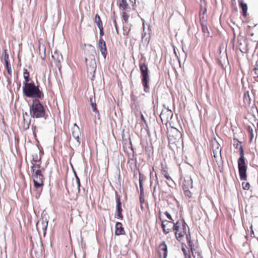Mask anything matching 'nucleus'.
Returning <instances> with one entry per match:
<instances>
[{
    "label": "nucleus",
    "instance_id": "nucleus-16",
    "mask_svg": "<svg viewBox=\"0 0 258 258\" xmlns=\"http://www.w3.org/2000/svg\"><path fill=\"white\" fill-rule=\"evenodd\" d=\"M125 231L120 222H116L115 224V234L117 235L124 234Z\"/></svg>",
    "mask_w": 258,
    "mask_h": 258
},
{
    "label": "nucleus",
    "instance_id": "nucleus-34",
    "mask_svg": "<svg viewBox=\"0 0 258 258\" xmlns=\"http://www.w3.org/2000/svg\"><path fill=\"white\" fill-rule=\"evenodd\" d=\"M75 176H76V185H77V189H78V192H79L80 191V179H79V178L78 177V176L77 175V174L75 173Z\"/></svg>",
    "mask_w": 258,
    "mask_h": 258
},
{
    "label": "nucleus",
    "instance_id": "nucleus-29",
    "mask_svg": "<svg viewBox=\"0 0 258 258\" xmlns=\"http://www.w3.org/2000/svg\"><path fill=\"white\" fill-rule=\"evenodd\" d=\"M206 12V9L204 7L203 8V6L202 4H201V11L200 12V20L202 21V20H203L204 17L203 16H202V15L204 14Z\"/></svg>",
    "mask_w": 258,
    "mask_h": 258
},
{
    "label": "nucleus",
    "instance_id": "nucleus-3",
    "mask_svg": "<svg viewBox=\"0 0 258 258\" xmlns=\"http://www.w3.org/2000/svg\"><path fill=\"white\" fill-rule=\"evenodd\" d=\"M188 227L184 221H177L173 225V230L175 231V235L177 240L180 241L184 235L186 234L188 230Z\"/></svg>",
    "mask_w": 258,
    "mask_h": 258
},
{
    "label": "nucleus",
    "instance_id": "nucleus-35",
    "mask_svg": "<svg viewBox=\"0 0 258 258\" xmlns=\"http://www.w3.org/2000/svg\"><path fill=\"white\" fill-rule=\"evenodd\" d=\"M122 19L127 23L129 19V15L126 12H123L122 14Z\"/></svg>",
    "mask_w": 258,
    "mask_h": 258
},
{
    "label": "nucleus",
    "instance_id": "nucleus-25",
    "mask_svg": "<svg viewBox=\"0 0 258 258\" xmlns=\"http://www.w3.org/2000/svg\"><path fill=\"white\" fill-rule=\"evenodd\" d=\"M32 164H41V158L38 157L37 155H32Z\"/></svg>",
    "mask_w": 258,
    "mask_h": 258
},
{
    "label": "nucleus",
    "instance_id": "nucleus-39",
    "mask_svg": "<svg viewBox=\"0 0 258 258\" xmlns=\"http://www.w3.org/2000/svg\"><path fill=\"white\" fill-rule=\"evenodd\" d=\"M184 190V195L185 196L191 198L192 196V193L189 191V189H183Z\"/></svg>",
    "mask_w": 258,
    "mask_h": 258
},
{
    "label": "nucleus",
    "instance_id": "nucleus-5",
    "mask_svg": "<svg viewBox=\"0 0 258 258\" xmlns=\"http://www.w3.org/2000/svg\"><path fill=\"white\" fill-rule=\"evenodd\" d=\"M139 66L142 76V82L144 86V91L146 93H149L150 92V87L149 86L150 77L148 67L145 63H140Z\"/></svg>",
    "mask_w": 258,
    "mask_h": 258
},
{
    "label": "nucleus",
    "instance_id": "nucleus-13",
    "mask_svg": "<svg viewBox=\"0 0 258 258\" xmlns=\"http://www.w3.org/2000/svg\"><path fill=\"white\" fill-rule=\"evenodd\" d=\"M212 147L213 154H221V148L219 143L216 140H215L212 142Z\"/></svg>",
    "mask_w": 258,
    "mask_h": 258
},
{
    "label": "nucleus",
    "instance_id": "nucleus-20",
    "mask_svg": "<svg viewBox=\"0 0 258 258\" xmlns=\"http://www.w3.org/2000/svg\"><path fill=\"white\" fill-rule=\"evenodd\" d=\"M34 186L36 188H39L43 185V178H33Z\"/></svg>",
    "mask_w": 258,
    "mask_h": 258
},
{
    "label": "nucleus",
    "instance_id": "nucleus-31",
    "mask_svg": "<svg viewBox=\"0 0 258 258\" xmlns=\"http://www.w3.org/2000/svg\"><path fill=\"white\" fill-rule=\"evenodd\" d=\"M191 253L194 258H202L201 253L196 249L195 251L191 252Z\"/></svg>",
    "mask_w": 258,
    "mask_h": 258
},
{
    "label": "nucleus",
    "instance_id": "nucleus-1",
    "mask_svg": "<svg viewBox=\"0 0 258 258\" xmlns=\"http://www.w3.org/2000/svg\"><path fill=\"white\" fill-rule=\"evenodd\" d=\"M85 53L86 54L85 61L87 66V72L90 74L95 73L96 68L95 61L96 50L93 46L88 44L86 46Z\"/></svg>",
    "mask_w": 258,
    "mask_h": 258
},
{
    "label": "nucleus",
    "instance_id": "nucleus-37",
    "mask_svg": "<svg viewBox=\"0 0 258 258\" xmlns=\"http://www.w3.org/2000/svg\"><path fill=\"white\" fill-rule=\"evenodd\" d=\"M90 104H91L93 111L95 113H98V111L97 109L96 104L95 102H92Z\"/></svg>",
    "mask_w": 258,
    "mask_h": 258
},
{
    "label": "nucleus",
    "instance_id": "nucleus-23",
    "mask_svg": "<svg viewBox=\"0 0 258 258\" xmlns=\"http://www.w3.org/2000/svg\"><path fill=\"white\" fill-rule=\"evenodd\" d=\"M79 137H74L73 138V140H72V144L73 147H79L80 144V141L79 140Z\"/></svg>",
    "mask_w": 258,
    "mask_h": 258
},
{
    "label": "nucleus",
    "instance_id": "nucleus-38",
    "mask_svg": "<svg viewBox=\"0 0 258 258\" xmlns=\"http://www.w3.org/2000/svg\"><path fill=\"white\" fill-rule=\"evenodd\" d=\"M41 49V46H39V51H40V55L41 56V58L44 59L45 57V49L43 46H42V49L43 51V54H41V53L40 52Z\"/></svg>",
    "mask_w": 258,
    "mask_h": 258
},
{
    "label": "nucleus",
    "instance_id": "nucleus-15",
    "mask_svg": "<svg viewBox=\"0 0 258 258\" xmlns=\"http://www.w3.org/2000/svg\"><path fill=\"white\" fill-rule=\"evenodd\" d=\"M192 188V180L190 177L187 176L184 178L183 183V189H189Z\"/></svg>",
    "mask_w": 258,
    "mask_h": 258
},
{
    "label": "nucleus",
    "instance_id": "nucleus-9",
    "mask_svg": "<svg viewBox=\"0 0 258 258\" xmlns=\"http://www.w3.org/2000/svg\"><path fill=\"white\" fill-rule=\"evenodd\" d=\"M99 48L100 52L105 59L107 55V49L106 46L105 42L102 38H100L99 41Z\"/></svg>",
    "mask_w": 258,
    "mask_h": 258
},
{
    "label": "nucleus",
    "instance_id": "nucleus-49",
    "mask_svg": "<svg viewBox=\"0 0 258 258\" xmlns=\"http://www.w3.org/2000/svg\"><path fill=\"white\" fill-rule=\"evenodd\" d=\"M141 117L142 120L143 121L145 124H147L146 120H145V118L143 114H141Z\"/></svg>",
    "mask_w": 258,
    "mask_h": 258
},
{
    "label": "nucleus",
    "instance_id": "nucleus-22",
    "mask_svg": "<svg viewBox=\"0 0 258 258\" xmlns=\"http://www.w3.org/2000/svg\"><path fill=\"white\" fill-rule=\"evenodd\" d=\"M32 177L33 178H43L41 169L32 172Z\"/></svg>",
    "mask_w": 258,
    "mask_h": 258
},
{
    "label": "nucleus",
    "instance_id": "nucleus-32",
    "mask_svg": "<svg viewBox=\"0 0 258 258\" xmlns=\"http://www.w3.org/2000/svg\"><path fill=\"white\" fill-rule=\"evenodd\" d=\"M41 168V164H33L31 166L32 172L35 171L37 170H40Z\"/></svg>",
    "mask_w": 258,
    "mask_h": 258
},
{
    "label": "nucleus",
    "instance_id": "nucleus-36",
    "mask_svg": "<svg viewBox=\"0 0 258 258\" xmlns=\"http://www.w3.org/2000/svg\"><path fill=\"white\" fill-rule=\"evenodd\" d=\"M158 184V180L156 175H155L154 186L153 187V191H152L153 195H154L155 194V192H156V186Z\"/></svg>",
    "mask_w": 258,
    "mask_h": 258
},
{
    "label": "nucleus",
    "instance_id": "nucleus-7",
    "mask_svg": "<svg viewBox=\"0 0 258 258\" xmlns=\"http://www.w3.org/2000/svg\"><path fill=\"white\" fill-rule=\"evenodd\" d=\"M169 143L170 144H176L181 141L182 134L176 128H172L168 134Z\"/></svg>",
    "mask_w": 258,
    "mask_h": 258
},
{
    "label": "nucleus",
    "instance_id": "nucleus-44",
    "mask_svg": "<svg viewBox=\"0 0 258 258\" xmlns=\"http://www.w3.org/2000/svg\"><path fill=\"white\" fill-rule=\"evenodd\" d=\"M185 234H186V239L187 240V242L191 241V236H190V233H189V228H188V230L187 231V233Z\"/></svg>",
    "mask_w": 258,
    "mask_h": 258
},
{
    "label": "nucleus",
    "instance_id": "nucleus-26",
    "mask_svg": "<svg viewBox=\"0 0 258 258\" xmlns=\"http://www.w3.org/2000/svg\"><path fill=\"white\" fill-rule=\"evenodd\" d=\"M42 229L44 230V235L46 233V230L47 229V225H48V221L46 218H45V220H44L43 218H42Z\"/></svg>",
    "mask_w": 258,
    "mask_h": 258
},
{
    "label": "nucleus",
    "instance_id": "nucleus-52",
    "mask_svg": "<svg viewBox=\"0 0 258 258\" xmlns=\"http://www.w3.org/2000/svg\"><path fill=\"white\" fill-rule=\"evenodd\" d=\"M114 26L115 27L116 29H117V25H116V22L115 20H114Z\"/></svg>",
    "mask_w": 258,
    "mask_h": 258
},
{
    "label": "nucleus",
    "instance_id": "nucleus-33",
    "mask_svg": "<svg viewBox=\"0 0 258 258\" xmlns=\"http://www.w3.org/2000/svg\"><path fill=\"white\" fill-rule=\"evenodd\" d=\"M162 174L164 176V177L168 180L171 179L170 176H169L168 171L164 169H162Z\"/></svg>",
    "mask_w": 258,
    "mask_h": 258
},
{
    "label": "nucleus",
    "instance_id": "nucleus-21",
    "mask_svg": "<svg viewBox=\"0 0 258 258\" xmlns=\"http://www.w3.org/2000/svg\"><path fill=\"white\" fill-rule=\"evenodd\" d=\"M201 21L203 32L206 36L209 37L210 36V33L207 27L206 22H204L203 20H202Z\"/></svg>",
    "mask_w": 258,
    "mask_h": 258
},
{
    "label": "nucleus",
    "instance_id": "nucleus-40",
    "mask_svg": "<svg viewBox=\"0 0 258 258\" xmlns=\"http://www.w3.org/2000/svg\"><path fill=\"white\" fill-rule=\"evenodd\" d=\"M242 185L243 188L245 190H248L250 187V184L248 182H243Z\"/></svg>",
    "mask_w": 258,
    "mask_h": 258
},
{
    "label": "nucleus",
    "instance_id": "nucleus-11",
    "mask_svg": "<svg viewBox=\"0 0 258 258\" xmlns=\"http://www.w3.org/2000/svg\"><path fill=\"white\" fill-rule=\"evenodd\" d=\"M172 116V113L171 110H166L162 111L160 114V118L162 121H168L169 118H171Z\"/></svg>",
    "mask_w": 258,
    "mask_h": 258
},
{
    "label": "nucleus",
    "instance_id": "nucleus-47",
    "mask_svg": "<svg viewBox=\"0 0 258 258\" xmlns=\"http://www.w3.org/2000/svg\"><path fill=\"white\" fill-rule=\"evenodd\" d=\"M165 214L167 216V217L168 218V219L170 220L171 221H172V217H171V215L168 212H167V211L165 212Z\"/></svg>",
    "mask_w": 258,
    "mask_h": 258
},
{
    "label": "nucleus",
    "instance_id": "nucleus-24",
    "mask_svg": "<svg viewBox=\"0 0 258 258\" xmlns=\"http://www.w3.org/2000/svg\"><path fill=\"white\" fill-rule=\"evenodd\" d=\"M95 22L97 24L98 27L103 26L102 22L100 16L98 14H96L95 16Z\"/></svg>",
    "mask_w": 258,
    "mask_h": 258
},
{
    "label": "nucleus",
    "instance_id": "nucleus-48",
    "mask_svg": "<svg viewBox=\"0 0 258 258\" xmlns=\"http://www.w3.org/2000/svg\"><path fill=\"white\" fill-rule=\"evenodd\" d=\"M89 99H90V103H91L92 102H94V96L93 95H91L90 97H89Z\"/></svg>",
    "mask_w": 258,
    "mask_h": 258
},
{
    "label": "nucleus",
    "instance_id": "nucleus-19",
    "mask_svg": "<svg viewBox=\"0 0 258 258\" xmlns=\"http://www.w3.org/2000/svg\"><path fill=\"white\" fill-rule=\"evenodd\" d=\"M117 3L120 8L123 10H126L130 9V7L126 2V0H117Z\"/></svg>",
    "mask_w": 258,
    "mask_h": 258
},
{
    "label": "nucleus",
    "instance_id": "nucleus-45",
    "mask_svg": "<svg viewBox=\"0 0 258 258\" xmlns=\"http://www.w3.org/2000/svg\"><path fill=\"white\" fill-rule=\"evenodd\" d=\"M4 60L5 62H6V61H9V54L6 51L4 55Z\"/></svg>",
    "mask_w": 258,
    "mask_h": 258
},
{
    "label": "nucleus",
    "instance_id": "nucleus-42",
    "mask_svg": "<svg viewBox=\"0 0 258 258\" xmlns=\"http://www.w3.org/2000/svg\"><path fill=\"white\" fill-rule=\"evenodd\" d=\"M139 181H140V188L141 195H144V189H143V184L142 183L141 178H140Z\"/></svg>",
    "mask_w": 258,
    "mask_h": 258
},
{
    "label": "nucleus",
    "instance_id": "nucleus-51",
    "mask_svg": "<svg viewBox=\"0 0 258 258\" xmlns=\"http://www.w3.org/2000/svg\"><path fill=\"white\" fill-rule=\"evenodd\" d=\"M255 73L256 75H257V77H258V68L255 69Z\"/></svg>",
    "mask_w": 258,
    "mask_h": 258
},
{
    "label": "nucleus",
    "instance_id": "nucleus-30",
    "mask_svg": "<svg viewBox=\"0 0 258 258\" xmlns=\"http://www.w3.org/2000/svg\"><path fill=\"white\" fill-rule=\"evenodd\" d=\"M5 66H6V68L7 69V72H8V74L11 75L12 69H11V64H10V62L6 61V62H5Z\"/></svg>",
    "mask_w": 258,
    "mask_h": 258
},
{
    "label": "nucleus",
    "instance_id": "nucleus-43",
    "mask_svg": "<svg viewBox=\"0 0 258 258\" xmlns=\"http://www.w3.org/2000/svg\"><path fill=\"white\" fill-rule=\"evenodd\" d=\"M189 246L190 248V251L191 252H193V251H195L196 249L194 248V244L193 242L191 241L188 242Z\"/></svg>",
    "mask_w": 258,
    "mask_h": 258
},
{
    "label": "nucleus",
    "instance_id": "nucleus-27",
    "mask_svg": "<svg viewBox=\"0 0 258 258\" xmlns=\"http://www.w3.org/2000/svg\"><path fill=\"white\" fill-rule=\"evenodd\" d=\"M182 251H183L184 255L185 256V258H190V251L189 250H187L182 245Z\"/></svg>",
    "mask_w": 258,
    "mask_h": 258
},
{
    "label": "nucleus",
    "instance_id": "nucleus-50",
    "mask_svg": "<svg viewBox=\"0 0 258 258\" xmlns=\"http://www.w3.org/2000/svg\"><path fill=\"white\" fill-rule=\"evenodd\" d=\"M214 154V155H213L214 158H215L216 161L217 162V159L219 155H220L221 156V154Z\"/></svg>",
    "mask_w": 258,
    "mask_h": 258
},
{
    "label": "nucleus",
    "instance_id": "nucleus-28",
    "mask_svg": "<svg viewBox=\"0 0 258 258\" xmlns=\"http://www.w3.org/2000/svg\"><path fill=\"white\" fill-rule=\"evenodd\" d=\"M23 77L26 83L29 81V73L26 69H23Z\"/></svg>",
    "mask_w": 258,
    "mask_h": 258
},
{
    "label": "nucleus",
    "instance_id": "nucleus-46",
    "mask_svg": "<svg viewBox=\"0 0 258 258\" xmlns=\"http://www.w3.org/2000/svg\"><path fill=\"white\" fill-rule=\"evenodd\" d=\"M98 28L99 29L100 35V36H102L104 35L103 26L98 27Z\"/></svg>",
    "mask_w": 258,
    "mask_h": 258
},
{
    "label": "nucleus",
    "instance_id": "nucleus-8",
    "mask_svg": "<svg viewBox=\"0 0 258 258\" xmlns=\"http://www.w3.org/2000/svg\"><path fill=\"white\" fill-rule=\"evenodd\" d=\"M174 223L172 221L164 220L162 222V228H163V232L167 234L173 229Z\"/></svg>",
    "mask_w": 258,
    "mask_h": 258
},
{
    "label": "nucleus",
    "instance_id": "nucleus-2",
    "mask_svg": "<svg viewBox=\"0 0 258 258\" xmlns=\"http://www.w3.org/2000/svg\"><path fill=\"white\" fill-rule=\"evenodd\" d=\"M23 91L26 96L35 98L34 99H41L43 97L38 87L35 86L34 83H26L23 88Z\"/></svg>",
    "mask_w": 258,
    "mask_h": 258
},
{
    "label": "nucleus",
    "instance_id": "nucleus-53",
    "mask_svg": "<svg viewBox=\"0 0 258 258\" xmlns=\"http://www.w3.org/2000/svg\"><path fill=\"white\" fill-rule=\"evenodd\" d=\"M153 184H154V181L153 180H151V183H150V186H152Z\"/></svg>",
    "mask_w": 258,
    "mask_h": 258
},
{
    "label": "nucleus",
    "instance_id": "nucleus-54",
    "mask_svg": "<svg viewBox=\"0 0 258 258\" xmlns=\"http://www.w3.org/2000/svg\"><path fill=\"white\" fill-rule=\"evenodd\" d=\"M140 201H141V203L143 202H144V199L142 200V199L141 198L140 199Z\"/></svg>",
    "mask_w": 258,
    "mask_h": 258
},
{
    "label": "nucleus",
    "instance_id": "nucleus-12",
    "mask_svg": "<svg viewBox=\"0 0 258 258\" xmlns=\"http://www.w3.org/2000/svg\"><path fill=\"white\" fill-rule=\"evenodd\" d=\"M23 127L24 130H26L29 127L30 124V118L28 113L25 112L23 113Z\"/></svg>",
    "mask_w": 258,
    "mask_h": 258
},
{
    "label": "nucleus",
    "instance_id": "nucleus-17",
    "mask_svg": "<svg viewBox=\"0 0 258 258\" xmlns=\"http://www.w3.org/2000/svg\"><path fill=\"white\" fill-rule=\"evenodd\" d=\"M72 134L73 138L78 137L81 135L80 128L76 123H74L72 127Z\"/></svg>",
    "mask_w": 258,
    "mask_h": 258
},
{
    "label": "nucleus",
    "instance_id": "nucleus-18",
    "mask_svg": "<svg viewBox=\"0 0 258 258\" xmlns=\"http://www.w3.org/2000/svg\"><path fill=\"white\" fill-rule=\"evenodd\" d=\"M239 5L240 8L242 10V14L243 16L246 17L247 16V5L244 3L243 1H239Z\"/></svg>",
    "mask_w": 258,
    "mask_h": 258
},
{
    "label": "nucleus",
    "instance_id": "nucleus-14",
    "mask_svg": "<svg viewBox=\"0 0 258 258\" xmlns=\"http://www.w3.org/2000/svg\"><path fill=\"white\" fill-rule=\"evenodd\" d=\"M159 254L161 257V251H163V258H166L167 256V246L165 241H162L159 245Z\"/></svg>",
    "mask_w": 258,
    "mask_h": 258
},
{
    "label": "nucleus",
    "instance_id": "nucleus-6",
    "mask_svg": "<svg viewBox=\"0 0 258 258\" xmlns=\"http://www.w3.org/2000/svg\"><path fill=\"white\" fill-rule=\"evenodd\" d=\"M30 111L32 116L35 118H40L44 117L45 115V110L43 105L37 99H34L32 106L30 108Z\"/></svg>",
    "mask_w": 258,
    "mask_h": 258
},
{
    "label": "nucleus",
    "instance_id": "nucleus-10",
    "mask_svg": "<svg viewBox=\"0 0 258 258\" xmlns=\"http://www.w3.org/2000/svg\"><path fill=\"white\" fill-rule=\"evenodd\" d=\"M116 215L118 218H119L120 219H122L123 216L121 213L122 211V210L121 209V203L120 202V198L119 197H116Z\"/></svg>",
    "mask_w": 258,
    "mask_h": 258
},
{
    "label": "nucleus",
    "instance_id": "nucleus-41",
    "mask_svg": "<svg viewBox=\"0 0 258 258\" xmlns=\"http://www.w3.org/2000/svg\"><path fill=\"white\" fill-rule=\"evenodd\" d=\"M247 130H248V133L250 135L251 139H252V138L253 137V129L251 126H249L247 128Z\"/></svg>",
    "mask_w": 258,
    "mask_h": 258
},
{
    "label": "nucleus",
    "instance_id": "nucleus-55",
    "mask_svg": "<svg viewBox=\"0 0 258 258\" xmlns=\"http://www.w3.org/2000/svg\"><path fill=\"white\" fill-rule=\"evenodd\" d=\"M251 233H253V231L252 230H251Z\"/></svg>",
    "mask_w": 258,
    "mask_h": 258
},
{
    "label": "nucleus",
    "instance_id": "nucleus-4",
    "mask_svg": "<svg viewBox=\"0 0 258 258\" xmlns=\"http://www.w3.org/2000/svg\"><path fill=\"white\" fill-rule=\"evenodd\" d=\"M244 151L242 146L240 147V158L238 160V167L240 178L241 180H246L247 179V166L245 162Z\"/></svg>",
    "mask_w": 258,
    "mask_h": 258
}]
</instances>
